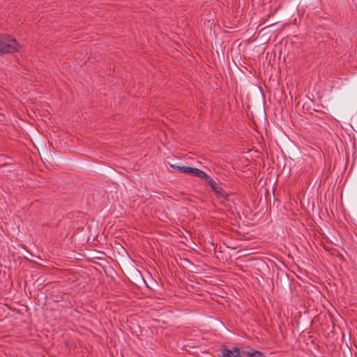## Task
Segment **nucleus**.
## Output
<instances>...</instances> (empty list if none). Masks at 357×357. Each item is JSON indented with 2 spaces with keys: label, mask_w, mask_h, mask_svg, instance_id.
I'll use <instances>...</instances> for the list:
<instances>
[{
  "label": "nucleus",
  "mask_w": 357,
  "mask_h": 357,
  "mask_svg": "<svg viewBox=\"0 0 357 357\" xmlns=\"http://www.w3.org/2000/svg\"><path fill=\"white\" fill-rule=\"evenodd\" d=\"M20 44L9 36H0V54L18 51Z\"/></svg>",
  "instance_id": "f257e3e1"
},
{
  "label": "nucleus",
  "mask_w": 357,
  "mask_h": 357,
  "mask_svg": "<svg viewBox=\"0 0 357 357\" xmlns=\"http://www.w3.org/2000/svg\"><path fill=\"white\" fill-rule=\"evenodd\" d=\"M206 182L211 186L212 190L216 194V196L219 199H221V201L227 199L228 194L211 176L206 180Z\"/></svg>",
  "instance_id": "f03ea898"
},
{
  "label": "nucleus",
  "mask_w": 357,
  "mask_h": 357,
  "mask_svg": "<svg viewBox=\"0 0 357 357\" xmlns=\"http://www.w3.org/2000/svg\"><path fill=\"white\" fill-rule=\"evenodd\" d=\"M221 357H242L241 356V352L238 348L235 347L232 349L228 348H223L222 349Z\"/></svg>",
  "instance_id": "7ed1b4c3"
},
{
  "label": "nucleus",
  "mask_w": 357,
  "mask_h": 357,
  "mask_svg": "<svg viewBox=\"0 0 357 357\" xmlns=\"http://www.w3.org/2000/svg\"><path fill=\"white\" fill-rule=\"evenodd\" d=\"M243 354L248 356V357H265L263 353L254 349L243 351Z\"/></svg>",
  "instance_id": "20e7f679"
},
{
  "label": "nucleus",
  "mask_w": 357,
  "mask_h": 357,
  "mask_svg": "<svg viewBox=\"0 0 357 357\" xmlns=\"http://www.w3.org/2000/svg\"><path fill=\"white\" fill-rule=\"evenodd\" d=\"M191 174H193L195 176L200 178L202 179H204L206 181L210 177L208 175H207L206 173H204L202 170L199 169L197 168H195V167L192 168Z\"/></svg>",
  "instance_id": "39448f33"
},
{
  "label": "nucleus",
  "mask_w": 357,
  "mask_h": 357,
  "mask_svg": "<svg viewBox=\"0 0 357 357\" xmlns=\"http://www.w3.org/2000/svg\"><path fill=\"white\" fill-rule=\"evenodd\" d=\"M192 168L191 167H182L180 169V172L186 173V174H192Z\"/></svg>",
  "instance_id": "423d86ee"
},
{
  "label": "nucleus",
  "mask_w": 357,
  "mask_h": 357,
  "mask_svg": "<svg viewBox=\"0 0 357 357\" xmlns=\"http://www.w3.org/2000/svg\"><path fill=\"white\" fill-rule=\"evenodd\" d=\"M170 167L172 169H175V170H176V171L179 172H180V169L182 167L177 166V165H170Z\"/></svg>",
  "instance_id": "0eeeda50"
}]
</instances>
